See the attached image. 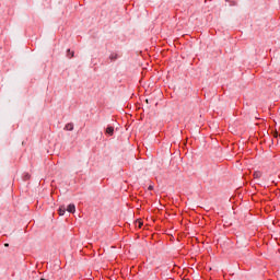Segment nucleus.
<instances>
[{
    "instance_id": "nucleus-1",
    "label": "nucleus",
    "mask_w": 280,
    "mask_h": 280,
    "mask_svg": "<svg viewBox=\"0 0 280 280\" xmlns=\"http://www.w3.org/2000/svg\"><path fill=\"white\" fill-rule=\"evenodd\" d=\"M66 211H68V213H75V205L70 203V205L67 207Z\"/></svg>"
},
{
    "instance_id": "nucleus-2",
    "label": "nucleus",
    "mask_w": 280,
    "mask_h": 280,
    "mask_svg": "<svg viewBox=\"0 0 280 280\" xmlns=\"http://www.w3.org/2000/svg\"><path fill=\"white\" fill-rule=\"evenodd\" d=\"M115 132V128L114 127H107L106 128V135H109L110 137H113Z\"/></svg>"
},
{
    "instance_id": "nucleus-3",
    "label": "nucleus",
    "mask_w": 280,
    "mask_h": 280,
    "mask_svg": "<svg viewBox=\"0 0 280 280\" xmlns=\"http://www.w3.org/2000/svg\"><path fill=\"white\" fill-rule=\"evenodd\" d=\"M65 130H68V131H71L73 130V124L72 122H69L65 126Z\"/></svg>"
},
{
    "instance_id": "nucleus-4",
    "label": "nucleus",
    "mask_w": 280,
    "mask_h": 280,
    "mask_svg": "<svg viewBox=\"0 0 280 280\" xmlns=\"http://www.w3.org/2000/svg\"><path fill=\"white\" fill-rule=\"evenodd\" d=\"M58 211H59V215H65V213L67 212V208L61 206Z\"/></svg>"
},
{
    "instance_id": "nucleus-5",
    "label": "nucleus",
    "mask_w": 280,
    "mask_h": 280,
    "mask_svg": "<svg viewBox=\"0 0 280 280\" xmlns=\"http://www.w3.org/2000/svg\"><path fill=\"white\" fill-rule=\"evenodd\" d=\"M67 56H68V58H73V56H75V52L74 51H71V49H68L67 50Z\"/></svg>"
},
{
    "instance_id": "nucleus-6",
    "label": "nucleus",
    "mask_w": 280,
    "mask_h": 280,
    "mask_svg": "<svg viewBox=\"0 0 280 280\" xmlns=\"http://www.w3.org/2000/svg\"><path fill=\"white\" fill-rule=\"evenodd\" d=\"M254 178H261V173L260 172L254 173Z\"/></svg>"
},
{
    "instance_id": "nucleus-7",
    "label": "nucleus",
    "mask_w": 280,
    "mask_h": 280,
    "mask_svg": "<svg viewBox=\"0 0 280 280\" xmlns=\"http://www.w3.org/2000/svg\"><path fill=\"white\" fill-rule=\"evenodd\" d=\"M109 58H110L112 60H117V54H112V55L109 56Z\"/></svg>"
},
{
    "instance_id": "nucleus-8",
    "label": "nucleus",
    "mask_w": 280,
    "mask_h": 280,
    "mask_svg": "<svg viewBox=\"0 0 280 280\" xmlns=\"http://www.w3.org/2000/svg\"><path fill=\"white\" fill-rule=\"evenodd\" d=\"M136 224H137L138 229H141V226H143V222H141V221H137Z\"/></svg>"
},
{
    "instance_id": "nucleus-9",
    "label": "nucleus",
    "mask_w": 280,
    "mask_h": 280,
    "mask_svg": "<svg viewBox=\"0 0 280 280\" xmlns=\"http://www.w3.org/2000/svg\"><path fill=\"white\" fill-rule=\"evenodd\" d=\"M4 246L8 248V246H10V244L7 243V244H4Z\"/></svg>"
},
{
    "instance_id": "nucleus-10",
    "label": "nucleus",
    "mask_w": 280,
    "mask_h": 280,
    "mask_svg": "<svg viewBox=\"0 0 280 280\" xmlns=\"http://www.w3.org/2000/svg\"><path fill=\"white\" fill-rule=\"evenodd\" d=\"M149 189H150V190H152V189H153V187H152V186H149Z\"/></svg>"
}]
</instances>
